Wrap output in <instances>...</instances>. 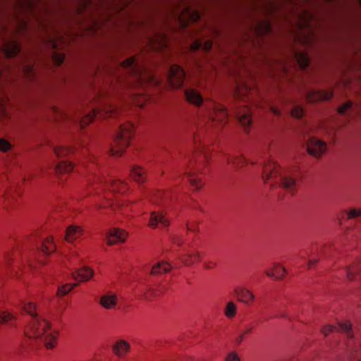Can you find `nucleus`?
<instances>
[{
    "mask_svg": "<svg viewBox=\"0 0 361 361\" xmlns=\"http://www.w3.org/2000/svg\"><path fill=\"white\" fill-rule=\"evenodd\" d=\"M16 305L30 316V320L25 329V336L32 342L30 345H44L47 349L54 348L59 333L51 328L47 319L37 314L35 305L21 300Z\"/></svg>",
    "mask_w": 361,
    "mask_h": 361,
    "instance_id": "obj_1",
    "label": "nucleus"
},
{
    "mask_svg": "<svg viewBox=\"0 0 361 361\" xmlns=\"http://www.w3.org/2000/svg\"><path fill=\"white\" fill-rule=\"evenodd\" d=\"M261 165L262 166V178L264 183L271 180V187L276 184L294 194L296 182L290 170L281 169L280 166L269 158L262 161Z\"/></svg>",
    "mask_w": 361,
    "mask_h": 361,
    "instance_id": "obj_2",
    "label": "nucleus"
},
{
    "mask_svg": "<svg viewBox=\"0 0 361 361\" xmlns=\"http://www.w3.org/2000/svg\"><path fill=\"white\" fill-rule=\"evenodd\" d=\"M197 138L195 137V144H197ZM208 160L209 152L206 149L204 145H202L200 140H199V145L195 146L193 160L190 161V167L191 169L186 173L187 178L195 190H199L203 185V182L200 177V173Z\"/></svg>",
    "mask_w": 361,
    "mask_h": 361,
    "instance_id": "obj_3",
    "label": "nucleus"
},
{
    "mask_svg": "<svg viewBox=\"0 0 361 361\" xmlns=\"http://www.w3.org/2000/svg\"><path fill=\"white\" fill-rule=\"evenodd\" d=\"M120 68L130 75L137 83V85H143L145 80L148 79L152 83L157 82L152 75H145V69L135 57H130L121 62Z\"/></svg>",
    "mask_w": 361,
    "mask_h": 361,
    "instance_id": "obj_4",
    "label": "nucleus"
},
{
    "mask_svg": "<svg viewBox=\"0 0 361 361\" xmlns=\"http://www.w3.org/2000/svg\"><path fill=\"white\" fill-rule=\"evenodd\" d=\"M134 131V126L131 123L121 125L119 131L114 139V145L110 149L112 156H121L122 152L128 146L130 139Z\"/></svg>",
    "mask_w": 361,
    "mask_h": 361,
    "instance_id": "obj_5",
    "label": "nucleus"
},
{
    "mask_svg": "<svg viewBox=\"0 0 361 361\" xmlns=\"http://www.w3.org/2000/svg\"><path fill=\"white\" fill-rule=\"evenodd\" d=\"M211 109H208L209 126L215 127L216 130L222 128L227 122L228 114L226 108L219 104L209 103Z\"/></svg>",
    "mask_w": 361,
    "mask_h": 361,
    "instance_id": "obj_6",
    "label": "nucleus"
},
{
    "mask_svg": "<svg viewBox=\"0 0 361 361\" xmlns=\"http://www.w3.org/2000/svg\"><path fill=\"white\" fill-rule=\"evenodd\" d=\"M93 189L97 190L101 189L103 190L104 188H109L112 192L123 193L128 190V185L126 183L120 180H114L110 178L106 180L104 178L97 177L95 183L92 185Z\"/></svg>",
    "mask_w": 361,
    "mask_h": 361,
    "instance_id": "obj_7",
    "label": "nucleus"
},
{
    "mask_svg": "<svg viewBox=\"0 0 361 361\" xmlns=\"http://www.w3.org/2000/svg\"><path fill=\"white\" fill-rule=\"evenodd\" d=\"M116 114V109L111 105H104L101 107L94 108L91 112L85 116L80 121L82 128L91 123L97 116H114Z\"/></svg>",
    "mask_w": 361,
    "mask_h": 361,
    "instance_id": "obj_8",
    "label": "nucleus"
},
{
    "mask_svg": "<svg viewBox=\"0 0 361 361\" xmlns=\"http://www.w3.org/2000/svg\"><path fill=\"white\" fill-rule=\"evenodd\" d=\"M185 73L182 67L178 65H171L167 73V80L173 88H180L183 86Z\"/></svg>",
    "mask_w": 361,
    "mask_h": 361,
    "instance_id": "obj_9",
    "label": "nucleus"
},
{
    "mask_svg": "<svg viewBox=\"0 0 361 361\" xmlns=\"http://www.w3.org/2000/svg\"><path fill=\"white\" fill-rule=\"evenodd\" d=\"M306 100L310 103H314L319 101L329 100L333 97L332 90H306L304 92Z\"/></svg>",
    "mask_w": 361,
    "mask_h": 361,
    "instance_id": "obj_10",
    "label": "nucleus"
},
{
    "mask_svg": "<svg viewBox=\"0 0 361 361\" xmlns=\"http://www.w3.org/2000/svg\"><path fill=\"white\" fill-rule=\"evenodd\" d=\"M308 152L315 157H320L326 149V143L316 137H311L307 143Z\"/></svg>",
    "mask_w": 361,
    "mask_h": 361,
    "instance_id": "obj_11",
    "label": "nucleus"
},
{
    "mask_svg": "<svg viewBox=\"0 0 361 361\" xmlns=\"http://www.w3.org/2000/svg\"><path fill=\"white\" fill-rule=\"evenodd\" d=\"M234 114L245 130H247L252 123V114L250 108L244 106H239Z\"/></svg>",
    "mask_w": 361,
    "mask_h": 361,
    "instance_id": "obj_12",
    "label": "nucleus"
},
{
    "mask_svg": "<svg viewBox=\"0 0 361 361\" xmlns=\"http://www.w3.org/2000/svg\"><path fill=\"white\" fill-rule=\"evenodd\" d=\"M169 226V221L163 212H152L151 213L149 226L156 228H166Z\"/></svg>",
    "mask_w": 361,
    "mask_h": 361,
    "instance_id": "obj_13",
    "label": "nucleus"
},
{
    "mask_svg": "<svg viewBox=\"0 0 361 361\" xmlns=\"http://www.w3.org/2000/svg\"><path fill=\"white\" fill-rule=\"evenodd\" d=\"M185 97L188 102L196 106H200L204 104V98L202 94L194 88H186L185 90Z\"/></svg>",
    "mask_w": 361,
    "mask_h": 361,
    "instance_id": "obj_14",
    "label": "nucleus"
},
{
    "mask_svg": "<svg viewBox=\"0 0 361 361\" xmlns=\"http://www.w3.org/2000/svg\"><path fill=\"white\" fill-rule=\"evenodd\" d=\"M334 331H338L345 333L347 336L349 338L353 337V334L351 330V324L348 322L340 323L338 326L327 325L324 326L322 329V333L324 334V336H327L329 334Z\"/></svg>",
    "mask_w": 361,
    "mask_h": 361,
    "instance_id": "obj_15",
    "label": "nucleus"
},
{
    "mask_svg": "<svg viewBox=\"0 0 361 361\" xmlns=\"http://www.w3.org/2000/svg\"><path fill=\"white\" fill-rule=\"evenodd\" d=\"M127 238V233L125 231L118 228H112L109 231L106 235L107 243L109 245L118 243H123Z\"/></svg>",
    "mask_w": 361,
    "mask_h": 361,
    "instance_id": "obj_16",
    "label": "nucleus"
},
{
    "mask_svg": "<svg viewBox=\"0 0 361 361\" xmlns=\"http://www.w3.org/2000/svg\"><path fill=\"white\" fill-rule=\"evenodd\" d=\"M37 252L44 255H49L54 252L56 250L55 244L53 242L52 238L49 237L42 240L37 245Z\"/></svg>",
    "mask_w": 361,
    "mask_h": 361,
    "instance_id": "obj_17",
    "label": "nucleus"
},
{
    "mask_svg": "<svg viewBox=\"0 0 361 361\" xmlns=\"http://www.w3.org/2000/svg\"><path fill=\"white\" fill-rule=\"evenodd\" d=\"M94 271L87 267H81L72 273L73 279L79 282L89 281L94 275Z\"/></svg>",
    "mask_w": 361,
    "mask_h": 361,
    "instance_id": "obj_18",
    "label": "nucleus"
},
{
    "mask_svg": "<svg viewBox=\"0 0 361 361\" xmlns=\"http://www.w3.org/2000/svg\"><path fill=\"white\" fill-rule=\"evenodd\" d=\"M3 50L6 57L12 58L20 52V46L16 41L6 42L3 44Z\"/></svg>",
    "mask_w": 361,
    "mask_h": 361,
    "instance_id": "obj_19",
    "label": "nucleus"
},
{
    "mask_svg": "<svg viewBox=\"0 0 361 361\" xmlns=\"http://www.w3.org/2000/svg\"><path fill=\"white\" fill-rule=\"evenodd\" d=\"M235 294L239 298V300L247 305H250L253 302L255 299V295L246 288H236L235 290Z\"/></svg>",
    "mask_w": 361,
    "mask_h": 361,
    "instance_id": "obj_20",
    "label": "nucleus"
},
{
    "mask_svg": "<svg viewBox=\"0 0 361 361\" xmlns=\"http://www.w3.org/2000/svg\"><path fill=\"white\" fill-rule=\"evenodd\" d=\"M130 348V343L124 340H118L113 345V351L116 355L122 357H124Z\"/></svg>",
    "mask_w": 361,
    "mask_h": 361,
    "instance_id": "obj_21",
    "label": "nucleus"
},
{
    "mask_svg": "<svg viewBox=\"0 0 361 361\" xmlns=\"http://www.w3.org/2000/svg\"><path fill=\"white\" fill-rule=\"evenodd\" d=\"M117 296L114 293H106L100 298L101 305L106 310H111L115 307L117 305Z\"/></svg>",
    "mask_w": 361,
    "mask_h": 361,
    "instance_id": "obj_22",
    "label": "nucleus"
},
{
    "mask_svg": "<svg viewBox=\"0 0 361 361\" xmlns=\"http://www.w3.org/2000/svg\"><path fill=\"white\" fill-rule=\"evenodd\" d=\"M82 235V230L80 228L70 226L67 228L66 231V240L68 242H73L74 240L78 238Z\"/></svg>",
    "mask_w": 361,
    "mask_h": 361,
    "instance_id": "obj_23",
    "label": "nucleus"
},
{
    "mask_svg": "<svg viewBox=\"0 0 361 361\" xmlns=\"http://www.w3.org/2000/svg\"><path fill=\"white\" fill-rule=\"evenodd\" d=\"M294 57L298 64L302 69H306L310 64V59L307 54L304 52L295 51Z\"/></svg>",
    "mask_w": 361,
    "mask_h": 361,
    "instance_id": "obj_24",
    "label": "nucleus"
},
{
    "mask_svg": "<svg viewBox=\"0 0 361 361\" xmlns=\"http://www.w3.org/2000/svg\"><path fill=\"white\" fill-rule=\"evenodd\" d=\"M201 259L200 252L187 253L180 257V261L187 266H190Z\"/></svg>",
    "mask_w": 361,
    "mask_h": 361,
    "instance_id": "obj_25",
    "label": "nucleus"
},
{
    "mask_svg": "<svg viewBox=\"0 0 361 361\" xmlns=\"http://www.w3.org/2000/svg\"><path fill=\"white\" fill-rule=\"evenodd\" d=\"M145 171L140 166H133L130 169V176L138 183H143L145 179Z\"/></svg>",
    "mask_w": 361,
    "mask_h": 361,
    "instance_id": "obj_26",
    "label": "nucleus"
},
{
    "mask_svg": "<svg viewBox=\"0 0 361 361\" xmlns=\"http://www.w3.org/2000/svg\"><path fill=\"white\" fill-rule=\"evenodd\" d=\"M286 269L279 264L275 265L274 269L273 270L267 271L266 274L271 278H274L275 279H281L286 274Z\"/></svg>",
    "mask_w": 361,
    "mask_h": 361,
    "instance_id": "obj_27",
    "label": "nucleus"
},
{
    "mask_svg": "<svg viewBox=\"0 0 361 361\" xmlns=\"http://www.w3.org/2000/svg\"><path fill=\"white\" fill-rule=\"evenodd\" d=\"M227 162L234 167H243L246 164V159L240 155H229L227 157Z\"/></svg>",
    "mask_w": 361,
    "mask_h": 361,
    "instance_id": "obj_28",
    "label": "nucleus"
},
{
    "mask_svg": "<svg viewBox=\"0 0 361 361\" xmlns=\"http://www.w3.org/2000/svg\"><path fill=\"white\" fill-rule=\"evenodd\" d=\"M73 169L72 163L63 161H60L54 166V171L57 173H69Z\"/></svg>",
    "mask_w": 361,
    "mask_h": 361,
    "instance_id": "obj_29",
    "label": "nucleus"
},
{
    "mask_svg": "<svg viewBox=\"0 0 361 361\" xmlns=\"http://www.w3.org/2000/svg\"><path fill=\"white\" fill-rule=\"evenodd\" d=\"M172 268L171 265L168 262H161L157 264L151 269L152 274H158L161 273H166Z\"/></svg>",
    "mask_w": 361,
    "mask_h": 361,
    "instance_id": "obj_30",
    "label": "nucleus"
},
{
    "mask_svg": "<svg viewBox=\"0 0 361 361\" xmlns=\"http://www.w3.org/2000/svg\"><path fill=\"white\" fill-rule=\"evenodd\" d=\"M212 47V42L210 40H206L204 42L196 41L191 45V49L194 51L198 50L202 48L204 51H208Z\"/></svg>",
    "mask_w": 361,
    "mask_h": 361,
    "instance_id": "obj_31",
    "label": "nucleus"
},
{
    "mask_svg": "<svg viewBox=\"0 0 361 361\" xmlns=\"http://www.w3.org/2000/svg\"><path fill=\"white\" fill-rule=\"evenodd\" d=\"M15 316L10 312L1 311L0 312V324L12 325L13 322L15 320Z\"/></svg>",
    "mask_w": 361,
    "mask_h": 361,
    "instance_id": "obj_32",
    "label": "nucleus"
},
{
    "mask_svg": "<svg viewBox=\"0 0 361 361\" xmlns=\"http://www.w3.org/2000/svg\"><path fill=\"white\" fill-rule=\"evenodd\" d=\"M360 263H355L349 267L345 269V272L347 274V277L349 280H353L355 279V274L360 271Z\"/></svg>",
    "mask_w": 361,
    "mask_h": 361,
    "instance_id": "obj_33",
    "label": "nucleus"
},
{
    "mask_svg": "<svg viewBox=\"0 0 361 361\" xmlns=\"http://www.w3.org/2000/svg\"><path fill=\"white\" fill-rule=\"evenodd\" d=\"M169 197V195L164 191H157L156 192L153 196L151 197V201L154 204H159L161 202H164L165 200H166Z\"/></svg>",
    "mask_w": 361,
    "mask_h": 361,
    "instance_id": "obj_34",
    "label": "nucleus"
},
{
    "mask_svg": "<svg viewBox=\"0 0 361 361\" xmlns=\"http://www.w3.org/2000/svg\"><path fill=\"white\" fill-rule=\"evenodd\" d=\"M237 306L233 302H228L226 306L224 313L228 318H233L236 314Z\"/></svg>",
    "mask_w": 361,
    "mask_h": 361,
    "instance_id": "obj_35",
    "label": "nucleus"
},
{
    "mask_svg": "<svg viewBox=\"0 0 361 361\" xmlns=\"http://www.w3.org/2000/svg\"><path fill=\"white\" fill-rule=\"evenodd\" d=\"M77 284H66L60 286L58 288L57 295L59 296H63L69 293Z\"/></svg>",
    "mask_w": 361,
    "mask_h": 361,
    "instance_id": "obj_36",
    "label": "nucleus"
},
{
    "mask_svg": "<svg viewBox=\"0 0 361 361\" xmlns=\"http://www.w3.org/2000/svg\"><path fill=\"white\" fill-rule=\"evenodd\" d=\"M65 59V56L61 53L54 52L52 56V59L56 66H61Z\"/></svg>",
    "mask_w": 361,
    "mask_h": 361,
    "instance_id": "obj_37",
    "label": "nucleus"
},
{
    "mask_svg": "<svg viewBox=\"0 0 361 361\" xmlns=\"http://www.w3.org/2000/svg\"><path fill=\"white\" fill-rule=\"evenodd\" d=\"M353 108V102L350 101H348L345 104H343L342 106H341L338 109V112L340 114L344 115L347 113V111L351 110Z\"/></svg>",
    "mask_w": 361,
    "mask_h": 361,
    "instance_id": "obj_38",
    "label": "nucleus"
},
{
    "mask_svg": "<svg viewBox=\"0 0 361 361\" xmlns=\"http://www.w3.org/2000/svg\"><path fill=\"white\" fill-rule=\"evenodd\" d=\"M23 71L27 78L31 79L34 76V68L32 65H24L23 67Z\"/></svg>",
    "mask_w": 361,
    "mask_h": 361,
    "instance_id": "obj_39",
    "label": "nucleus"
},
{
    "mask_svg": "<svg viewBox=\"0 0 361 361\" xmlns=\"http://www.w3.org/2000/svg\"><path fill=\"white\" fill-rule=\"evenodd\" d=\"M54 152L58 157H61L71 152V149L63 147H54Z\"/></svg>",
    "mask_w": 361,
    "mask_h": 361,
    "instance_id": "obj_40",
    "label": "nucleus"
},
{
    "mask_svg": "<svg viewBox=\"0 0 361 361\" xmlns=\"http://www.w3.org/2000/svg\"><path fill=\"white\" fill-rule=\"evenodd\" d=\"M291 114L295 118H300L304 114L303 109L300 106H295L291 111Z\"/></svg>",
    "mask_w": 361,
    "mask_h": 361,
    "instance_id": "obj_41",
    "label": "nucleus"
},
{
    "mask_svg": "<svg viewBox=\"0 0 361 361\" xmlns=\"http://www.w3.org/2000/svg\"><path fill=\"white\" fill-rule=\"evenodd\" d=\"M361 216V209H351L348 212V219H356Z\"/></svg>",
    "mask_w": 361,
    "mask_h": 361,
    "instance_id": "obj_42",
    "label": "nucleus"
},
{
    "mask_svg": "<svg viewBox=\"0 0 361 361\" xmlns=\"http://www.w3.org/2000/svg\"><path fill=\"white\" fill-rule=\"evenodd\" d=\"M11 146V145L8 141H7L4 139L0 140V150H1L3 152H6L8 149H10Z\"/></svg>",
    "mask_w": 361,
    "mask_h": 361,
    "instance_id": "obj_43",
    "label": "nucleus"
},
{
    "mask_svg": "<svg viewBox=\"0 0 361 361\" xmlns=\"http://www.w3.org/2000/svg\"><path fill=\"white\" fill-rule=\"evenodd\" d=\"M252 326H248V327H246L244 330H243V334L238 338L237 339V342L238 343H240L243 341V336L245 334H249L252 331Z\"/></svg>",
    "mask_w": 361,
    "mask_h": 361,
    "instance_id": "obj_44",
    "label": "nucleus"
},
{
    "mask_svg": "<svg viewBox=\"0 0 361 361\" xmlns=\"http://www.w3.org/2000/svg\"><path fill=\"white\" fill-rule=\"evenodd\" d=\"M226 361H240V358L235 353L232 352L228 355Z\"/></svg>",
    "mask_w": 361,
    "mask_h": 361,
    "instance_id": "obj_45",
    "label": "nucleus"
},
{
    "mask_svg": "<svg viewBox=\"0 0 361 361\" xmlns=\"http://www.w3.org/2000/svg\"><path fill=\"white\" fill-rule=\"evenodd\" d=\"M270 109L275 116H279L281 114L280 110L275 106H271Z\"/></svg>",
    "mask_w": 361,
    "mask_h": 361,
    "instance_id": "obj_46",
    "label": "nucleus"
},
{
    "mask_svg": "<svg viewBox=\"0 0 361 361\" xmlns=\"http://www.w3.org/2000/svg\"><path fill=\"white\" fill-rule=\"evenodd\" d=\"M317 260L316 259H311L308 262V267L309 268H312L314 267V265L317 263Z\"/></svg>",
    "mask_w": 361,
    "mask_h": 361,
    "instance_id": "obj_47",
    "label": "nucleus"
},
{
    "mask_svg": "<svg viewBox=\"0 0 361 361\" xmlns=\"http://www.w3.org/2000/svg\"><path fill=\"white\" fill-rule=\"evenodd\" d=\"M204 266L206 269H211L212 268V264L210 262H205L204 264Z\"/></svg>",
    "mask_w": 361,
    "mask_h": 361,
    "instance_id": "obj_48",
    "label": "nucleus"
},
{
    "mask_svg": "<svg viewBox=\"0 0 361 361\" xmlns=\"http://www.w3.org/2000/svg\"><path fill=\"white\" fill-rule=\"evenodd\" d=\"M144 297L145 298L146 300H149L150 298L147 293H144Z\"/></svg>",
    "mask_w": 361,
    "mask_h": 361,
    "instance_id": "obj_49",
    "label": "nucleus"
},
{
    "mask_svg": "<svg viewBox=\"0 0 361 361\" xmlns=\"http://www.w3.org/2000/svg\"><path fill=\"white\" fill-rule=\"evenodd\" d=\"M38 261H39V262L40 264H43V263H44V262H43L42 260L39 259H38Z\"/></svg>",
    "mask_w": 361,
    "mask_h": 361,
    "instance_id": "obj_50",
    "label": "nucleus"
},
{
    "mask_svg": "<svg viewBox=\"0 0 361 361\" xmlns=\"http://www.w3.org/2000/svg\"><path fill=\"white\" fill-rule=\"evenodd\" d=\"M54 111L55 112H57V111H58V110L56 109V108H54Z\"/></svg>",
    "mask_w": 361,
    "mask_h": 361,
    "instance_id": "obj_51",
    "label": "nucleus"
},
{
    "mask_svg": "<svg viewBox=\"0 0 361 361\" xmlns=\"http://www.w3.org/2000/svg\"><path fill=\"white\" fill-rule=\"evenodd\" d=\"M271 318H274V317H269L267 319H271Z\"/></svg>",
    "mask_w": 361,
    "mask_h": 361,
    "instance_id": "obj_52",
    "label": "nucleus"
}]
</instances>
